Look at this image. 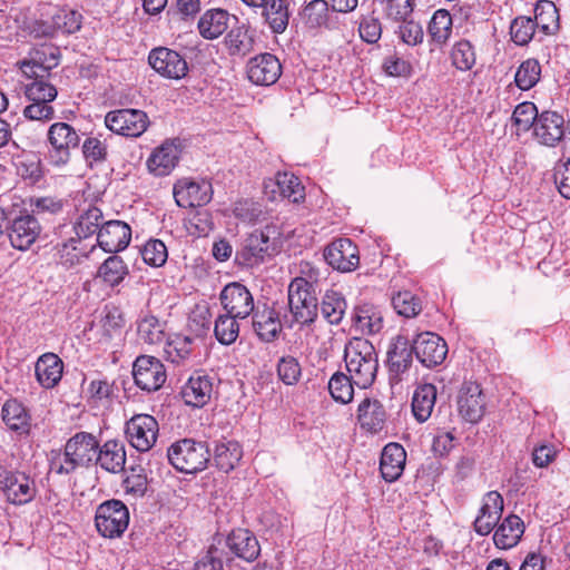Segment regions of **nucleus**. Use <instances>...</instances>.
Here are the masks:
<instances>
[{
  "label": "nucleus",
  "mask_w": 570,
  "mask_h": 570,
  "mask_svg": "<svg viewBox=\"0 0 570 570\" xmlns=\"http://www.w3.org/2000/svg\"><path fill=\"white\" fill-rule=\"evenodd\" d=\"M344 362L353 383L361 387H370L379 371V357L374 345L361 337L351 338L344 348Z\"/></svg>",
  "instance_id": "obj_1"
},
{
  "label": "nucleus",
  "mask_w": 570,
  "mask_h": 570,
  "mask_svg": "<svg viewBox=\"0 0 570 570\" xmlns=\"http://www.w3.org/2000/svg\"><path fill=\"white\" fill-rule=\"evenodd\" d=\"M102 212L97 207H89L77 219L73 225H61L57 229L58 236L55 248L61 258L66 257V263L73 264L78 256L72 254L77 250L78 244L82 238L98 234L102 223Z\"/></svg>",
  "instance_id": "obj_2"
},
{
  "label": "nucleus",
  "mask_w": 570,
  "mask_h": 570,
  "mask_svg": "<svg viewBox=\"0 0 570 570\" xmlns=\"http://www.w3.org/2000/svg\"><path fill=\"white\" fill-rule=\"evenodd\" d=\"M98 449L99 442L94 434L78 432L67 441L63 453L51 459L50 471L69 474L79 466H88L96 460Z\"/></svg>",
  "instance_id": "obj_3"
},
{
  "label": "nucleus",
  "mask_w": 570,
  "mask_h": 570,
  "mask_svg": "<svg viewBox=\"0 0 570 570\" xmlns=\"http://www.w3.org/2000/svg\"><path fill=\"white\" fill-rule=\"evenodd\" d=\"M55 51L56 49L53 48H43L37 50L30 60L21 62L20 69L23 75L32 79V81L24 87L27 98L41 97L42 100L56 99L58 94L56 87L46 80L49 76V71L58 65Z\"/></svg>",
  "instance_id": "obj_4"
},
{
  "label": "nucleus",
  "mask_w": 570,
  "mask_h": 570,
  "mask_svg": "<svg viewBox=\"0 0 570 570\" xmlns=\"http://www.w3.org/2000/svg\"><path fill=\"white\" fill-rule=\"evenodd\" d=\"M169 463L181 473H197L205 470L210 461L206 442L181 439L167 449Z\"/></svg>",
  "instance_id": "obj_5"
},
{
  "label": "nucleus",
  "mask_w": 570,
  "mask_h": 570,
  "mask_svg": "<svg viewBox=\"0 0 570 570\" xmlns=\"http://www.w3.org/2000/svg\"><path fill=\"white\" fill-rule=\"evenodd\" d=\"M288 306L293 320L304 326L315 322L318 314L316 288L304 277H295L288 285Z\"/></svg>",
  "instance_id": "obj_6"
},
{
  "label": "nucleus",
  "mask_w": 570,
  "mask_h": 570,
  "mask_svg": "<svg viewBox=\"0 0 570 570\" xmlns=\"http://www.w3.org/2000/svg\"><path fill=\"white\" fill-rule=\"evenodd\" d=\"M49 142V159L55 166H63L69 163L71 151L80 144L78 131L67 122L52 124L47 132Z\"/></svg>",
  "instance_id": "obj_7"
},
{
  "label": "nucleus",
  "mask_w": 570,
  "mask_h": 570,
  "mask_svg": "<svg viewBox=\"0 0 570 570\" xmlns=\"http://www.w3.org/2000/svg\"><path fill=\"white\" fill-rule=\"evenodd\" d=\"M95 524L102 537L119 538L128 528L129 510L120 500L105 501L96 510Z\"/></svg>",
  "instance_id": "obj_8"
},
{
  "label": "nucleus",
  "mask_w": 570,
  "mask_h": 570,
  "mask_svg": "<svg viewBox=\"0 0 570 570\" xmlns=\"http://www.w3.org/2000/svg\"><path fill=\"white\" fill-rule=\"evenodd\" d=\"M105 125L118 135L139 137L148 128L149 119L147 114L139 109H117L106 115Z\"/></svg>",
  "instance_id": "obj_9"
},
{
  "label": "nucleus",
  "mask_w": 570,
  "mask_h": 570,
  "mask_svg": "<svg viewBox=\"0 0 570 570\" xmlns=\"http://www.w3.org/2000/svg\"><path fill=\"white\" fill-rule=\"evenodd\" d=\"M158 432V422L149 414H136L126 422V438L139 452H147L155 445Z\"/></svg>",
  "instance_id": "obj_10"
},
{
  "label": "nucleus",
  "mask_w": 570,
  "mask_h": 570,
  "mask_svg": "<svg viewBox=\"0 0 570 570\" xmlns=\"http://www.w3.org/2000/svg\"><path fill=\"white\" fill-rule=\"evenodd\" d=\"M132 376L136 385L147 392L159 390L167 377L164 364L158 358L149 355H141L136 358L132 365Z\"/></svg>",
  "instance_id": "obj_11"
},
{
  "label": "nucleus",
  "mask_w": 570,
  "mask_h": 570,
  "mask_svg": "<svg viewBox=\"0 0 570 570\" xmlns=\"http://www.w3.org/2000/svg\"><path fill=\"white\" fill-rule=\"evenodd\" d=\"M219 299L226 313L240 320L247 318L255 309L252 293L238 282L227 284L222 289Z\"/></svg>",
  "instance_id": "obj_12"
},
{
  "label": "nucleus",
  "mask_w": 570,
  "mask_h": 570,
  "mask_svg": "<svg viewBox=\"0 0 570 570\" xmlns=\"http://www.w3.org/2000/svg\"><path fill=\"white\" fill-rule=\"evenodd\" d=\"M148 62L160 76L179 80L186 77L188 65L186 59L177 51L159 47L149 52Z\"/></svg>",
  "instance_id": "obj_13"
},
{
  "label": "nucleus",
  "mask_w": 570,
  "mask_h": 570,
  "mask_svg": "<svg viewBox=\"0 0 570 570\" xmlns=\"http://www.w3.org/2000/svg\"><path fill=\"white\" fill-rule=\"evenodd\" d=\"M413 351L422 365L434 367L442 364L445 360L448 345L438 334L424 332L419 334L413 341Z\"/></svg>",
  "instance_id": "obj_14"
},
{
  "label": "nucleus",
  "mask_w": 570,
  "mask_h": 570,
  "mask_svg": "<svg viewBox=\"0 0 570 570\" xmlns=\"http://www.w3.org/2000/svg\"><path fill=\"white\" fill-rule=\"evenodd\" d=\"M212 195V184L206 180L196 181L184 178L174 185L175 200L183 208L204 206L210 202Z\"/></svg>",
  "instance_id": "obj_15"
},
{
  "label": "nucleus",
  "mask_w": 570,
  "mask_h": 570,
  "mask_svg": "<svg viewBox=\"0 0 570 570\" xmlns=\"http://www.w3.org/2000/svg\"><path fill=\"white\" fill-rule=\"evenodd\" d=\"M246 72L254 85L271 86L281 77L282 65L276 56L265 52L248 60Z\"/></svg>",
  "instance_id": "obj_16"
},
{
  "label": "nucleus",
  "mask_w": 570,
  "mask_h": 570,
  "mask_svg": "<svg viewBox=\"0 0 570 570\" xmlns=\"http://www.w3.org/2000/svg\"><path fill=\"white\" fill-rule=\"evenodd\" d=\"M567 125L561 114L552 110L542 111L534 124V137L544 146L554 147L564 137Z\"/></svg>",
  "instance_id": "obj_17"
},
{
  "label": "nucleus",
  "mask_w": 570,
  "mask_h": 570,
  "mask_svg": "<svg viewBox=\"0 0 570 570\" xmlns=\"http://www.w3.org/2000/svg\"><path fill=\"white\" fill-rule=\"evenodd\" d=\"M485 396L475 382L464 383L458 395V410L463 420L478 423L485 413Z\"/></svg>",
  "instance_id": "obj_18"
},
{
  "label": "nucleus",
  "mask_w": 570,
  "mask_h": 570,
  "mask_svg": "<svg viewBox=\"0 0 570 570\" xmlns=\"http://www.w3.org/2000/svg\"><path fill=\"white\" fill-rule=\"evenodd\" d=\"M324 258L334 269L343 273L354 271L360 264L358 249L348 238L332 242L324 250Z\"/></svg>",
  "instance_id": "obj_19"
},
{
  "label": "nucleus",
  "mask_w": 570,
  "mask_h": 570,
  "mask_svg": "<svg viewBox=\"0 0 570 570\" xmlns=\"http://www.w3.org/2000/svg\"><path fill=\"white\" fill-rule=\"evenodd\" d=\"M131 239L130 226L121 220H108L101 225L97 234L98 245L106 253H118L125 249Z\"/></svg>",
  "instance_id": "obj_20"
},
{
  "label": "nucleus",
  "mask_w": 570,
  "mask_h": 570,
  "mask_svg": "<svg viewBox=\"0 0 570 570\" xmlns=\"http://www.w3.org/2000/svg\"><path fill=\"white\" fill-rule=\"evenodd\" d=\"M8 502L23 505L31 502L37 495L36 482L21 471H11L2 489Z\"/></svg>",
  "instance_id": "obj_21"
},
{
  "label": "nucleus",
  "mask_w": 570,
  "mask_h": 570,
  "mask_svg": "<svg viewBox=\"0 0 570 570\" xmlns=\"http://www.w3.org/2000/svg\"><path fill=\"white\" fill-rule=\"evenodd\" d=\"M268 230H254L245 239L244 245L236 253V262L246 267L259 265L269 248Z\"/></svg>",
  "instance_id": "obj_22"
},
{
  "label": "nucleus",
  "mask_w": 570,
  "mask_h": 570,
  "mask_svg": "<svg viewBox=\"0 0 570 570\" xmlns=\"http://www.w3.org/2000/svg\"><path fill=\"white\" fill-rule=\"evenodd\" d=\"M252 315L253 330L264 342H273L282 331L278 312L266 304L258 305Z\"/></svg>",
  "instance_id": "obj_23"
},
{
  "label": "nucleus",
  "mask_w": 570,
  "mask_h": 570,
  "mask_svg": "<svg viewBox=\"0 0 570 570\" xmlns=\"http://www.w3.org/2000/svg\"><path fill=\"white\" fill-rule=\"evenodd\" d=\"M40 225L35 216L22 215L13 219L9 232L11 245L20 250L28 249L37 239Z\"/></svg>",
  "instance_id": "obj_24"
},
{
  "label": "nucleus",
  "mask_w": 570,
  "mask_h": 570,
  "mask_svg": "<svg viewBox=\"0 0 570 570\" xmlns=\"http://www.w3.org/2000/svg\"><path fill=\"white\" fill-rule=\"evenodd\" d=\"M226 544L232 553L247 562L256 560L261 553L258 540L247 529L233 530L226 539Z\"/></svg>",
  "instance_id": "obj_25"
},
{
  "label": "nucleus",
  "mask_w": 570,
  "mask_h": 570,
  "mask_svg": "<svg viewBox=\"0 0 570 570\" xmlns=\"http://www.w3.org/2000/svg\"><path fill=\"white\" fill-rule=\"evenodd\" d=\"M406 461L404 448L397 443H389L384 446L380 470L383 479L387 482L396 481L403 473Z\"/></svg>",
  "instance_id": "obj_26"
},
{
  "label": "nucleus",
  "mask_w": 570,
  "mask_h": 570,
  "mask_svg": "<svg viewBox=\"0 0 570 570\" xmlns=\"http://www.w3.org/2000/svg\"><path fill=\"white\" fill-rule=\"evenodd\" d=\"M179 151L174 142H164L147 159V168L155 176H166L176 167Z\"/></svg>",
  "instance_id": "obj_27"
},
{
  "label": "nucleus",
  "mask_w": 570,
  "mask_h": 570,
  "mask_svg": "<svg viewBox=\"0 0 570 570\" xmlns=\"http://www.w3.org/2000/svg\"><path fill=\"white\" fill-rule=\"evenodd\" d=\"M413 344L410 345L407 337L397 335L387 350V365L390 372L400 375L406 372L412 364Z\"/></svg>",
  "instance_id": "obj_28"
},
{
  "label": "nucleus",
  "mask_w": 570,
  "mask_h": 570,
  "mask_svg": "<svg viewBox=\"0 0 570 570\" xmlns=\"http://www.w3.org/2000/svg\"><path fill=\"white\" fill-rule=\"evenodd\" d=\"M386 417V411L377 400L364 399L358 405V422L361 428L368 432L377 433L382 431L385 426Z\"/></svg>",
  "instance_id": "obj_29"
},
{
  "label": "nucleus",
  "mask_w": 570,
  "mask_h": 570,
  "mask_svg": "<svg viewBox=\"0 0 570 570\" xmlns=\"http://www.w3.org/2000/svg\"><path fill=\"white\" fill-rule=\"evenodd\" d=\"M213 393V383L207 375H194L184 385L181 397L187 405L202 407L208 403Z\"/></svg>",
  "instance_id": "obj_30"
},
{
  "label": "nucleus",
  "mask_w": 570,
  "mask_h": 570,
  "mask_svg": "<svg viewBox=\"0 0 570 570\" xmlns=\"http://www.w3.org/2000/svg\"><path fill=\"white\" fill-rule=\"evenodd\" d=\"M96 463L110 473H119L126 464V450L124 443L109 440L97 452Z\"/></svg>",
  "instance_id": "obj_31"
},
{
  "label": "nucleus",
  "mask_w": 570,
  "mask_h": 570,
  "mask_svg": "<svg viewBox=\"0 0 570 570\" xmlns=\"http://www.w3.org/2000/svg\"><path fill=\"white\" fill-rule=\"evenodd\" d=\"M62 370V361L53 353L41 355L35 367L37 381L45 389H52L59 383Z\"/></svg>",
  "instance_id": "obj_32"
},
{
  "label": "nucleus",
  "mask_w": 570,
  "mask_h": 570,
  "mask_svg": "<svg viewBox=\"0 0 570 570\" xmlns=\"http://www.w3.org/2000/svg\"><path fill=\"white\" fill-rule=\"evenodd\" d=\"M524 532L522 519L515 514H510L503 519L493 534L494 544L499 549H511L518 544Z\"/></svg>",
  "instance_id": "obj_33"
},
{
  "label": "nucleus",
  "mask_w": 570,
  "mask_h": 570,
  "mask_svg": "<svg viewBox=\"0 0 570 570\" xmlns=\"http://www.w3.org/2000/svg\"><path fill=\"white\" fill-rule=\"evenodd\" d=\"M436 401V387L425 383L419 385L412 397V412L416 421L425 422L432 414Z\"/></svg>",
  "instance_id": "obj_34"
},
{
  "label": "nucleus",
  "mask_w": 570,
  "mask_h": 570,
  "mask_svg": "<svg viewBox=\"0 0 570 570\" xmlns=\"http://www.w3.org/2000/svg\"><path fill=\"white\" fill-rule=\"evenodd\" d=\"M538 30L544 36L557 33L560 28L559 11L550 0H539L534 6V19Z\"/></svg>",
  "instance_id": "obj_35"
},
{
  "label": "nucleus",
  "mask_w": 570,
  "mask_h": 570,
  "mask_svg": "<svg viewBox=\"0 0 570 570\" xmlns=\"http://www.w3.org/2000/svg\"><path fill=\"white\" fill-rule=\"evenodd\" d=\"M352 321L355 330L362 334H375L383 327L381 312L367 304L355 307Z\"/></svg>",
  "instance_id": "obj_36"
},
{
  "label": "nucleus",
  "mask_w": 570,
  "mask_h": 570,
  "mask_svg": "<svg viewBox=\"0 0 570 570\" xmlns=\"http://www.w3.org/2000/svg\"><path fill=\"white\" fill-rule=\"evenodd\" d=\"M243 456V450L236 441L218 442L214 449L213 461L223 472L228 473L236 468Z\"/></svg>",
  "instance_id": "obj_37"
},
{
  "label": "nucleus",
  "mask_w": 570,
  "mask_h": 570,
  "mask_svg": "<svg viewBox=\"0 0 570 570\" xmlns=\"http://www.w3.org/2000/svg\"><path fill=\"white\" fill-rule=\"evenodd\" d=\"M254 43V32L244 24L230 29L225 37V45L230 56L248 55L253 51Z\"/></svg>",
  "instance_id": "obj_38"
},
{
  "label": "nucleus",
  "mask_w": 570,
  "mask_h": 570,
  "mask_svg": "<svg viewBox=\"0 0 570 570\" xmlns=\"http://www.w3.org/2000/svg\"><path fill=\"white\" fill-rule=\"evenodd\" d=\"M2 420L6 425L20 434L30 430V416L24 406L16 400H8L2 407Z\"/></svg>",
  "instance_id": "obj_39"
},
{
  "label": "nucleus",
  "mask_w": 570,
  "mask_h": 570,
  "mask_svg": "<svg viewBox=\"0 0 570 570\" xmlns=\"http://www.w3.org/2000/svg\"><path fill=\"white\" fill-rule=\"evenodd\" d=\"M263 14L275 33L286 30L289 20L288 3L286 0H265Z\"/></svg>",
  "instance_id": "obj_40"
},
{
  "label": "nucleus",
  "mask_w": 570,
  "mask_h": 570,
  "mask_svg": "<svg viewBox=\"0 0 570 570\" xmlns=\"http://www.w3.org/2000/svg\"><path fill=\"white\" fill-rule=\"evenodd\" d=\"M228 14L217 9L205 12L198 21L199 33L206 39H216L227 29Z\"/></svg>",
  "instance_id": "obj_41"
},
{
  "label": "nucleus",
  "mask_w": 570,
  "mask_h": 570,
  "mask_svg": "<svg viewBox=\"0 0 570 570\" xmlns=\"http://www.w3.org/2000/svg\"><path fill=\"white\" fill-rule=\"evenodd\" d=\"M345 297L336 291H326L321 302V314L331 324L338 325L346 312Z\"/></svg>",
  "instance_id": "obj_42"
},
{
  "label": "nucleus",
  "mask_w": 570,
  "mask_h": 570,
  "mask_svg": "<svg viewBox=\"0 0 570 570\" xmlns=\"http://www.w3.org/2000/svg\"><path fill=\"white\" fill-rule=\"evenodd\" d=\"M452 16L446 9H438L428 26V33L431 37V40L439 45H445L452 33Z\"/></svg>",
  "instance_id": "obj_43"
},
{
  "label": "nucleus",
  "mask_w": 570,
  "mask_h": 570,
  "mask_svg": "<svg viewBox=\"0 0 570 570\" xmlns=\"http://www.w3.org/2000/svg\"><path fill=\"white\" fill-rule=\"evenodd\" d=\"M128 273V266L122 258L117 255H111L99 266L97 277L114 287L118 286Z\"/></svg>",
  "instance_id": "obj_44"
},
{
  "label": "nucleus",
  "mask_w": 570,
  "mask_h": 570,
  "mask_svg": "<svg viewBox=\"0 0 570 570\" xmlns=\"http://www.w3.org/2000/svg\"><path fill=\"white\" fill-rule=\"evenodd\" d=\"M273 186L277 188V193L281 197L287 198L292 203H299L305 197L304 186L299 179L288 173H277L275 180L272 181ZM274 194L275 189L272 190Z\"/></svg>",
  "instance_id": "obj_45"
},
{
  "label": "nucleus",
  "mask_w": 570,
  "mask_h": 570,
  "mask_svg": "<svg viewBox=\"0 0 570 570\" xmlns=\"http://www.w3.org/2000/svg\"><path fill=\"white\" fill-rule=\"evenodd\" d=\"M137 335L145 344L159 345L165 340V325L157 317L146 315L137 324Z\"/></svg>",
  "instance_id": "obj_46"
},
{
  "label": "nucleus",
  "mask_w": 570,
  "mask_h": 570,
  "mask_svg": "<svg viewBox=\"0 0 570 570\" xmlns=\"http://www.w3.org/2000/svg\"><path fill=\"white\" fill-rule=\"evenodd\" d=\"M541 65L534 58L521 62L514 75V82L521 90L533 88L540 80Z\"/></svg>",
  "instance_id": "obj_47"
},
{
  "label": "nucleus",
  "mask_w": 570,
  "mask_h": 570,
  "mask_svg": "<svg viewBox=\"0 0 570 570\" xmlns=\"http://www.w3.org/2000/svg\"><path fill=\"white\" fill-rule=\"evenodd\" d=\"M238 320L228 313L216 318L214 334L220 344L230 345L237 340L239 335Z\"/></svg>",
  "instance_id": "obj_48"
},
{
  "label": "nucleus",
  "mask_w": 570,
  "mask_h": 570,
  "mask_svg": "<svg viewBox=\"0 0 570 570\" xmlns=\"http://www.w3.org/2000/svg\"><path fill=\"white\" fill-rule=\"evenodd\" d=\"M351 374L336 372L328 381V391L332 397L342 404H347L353 400L354 389Z\"/></svg>",
  "instance_id": "obj_49"
},
{
  "label": "nucleus",
  "mask_w": 570,
  "mask_h": 570,
  "mask_svg": "<svg viewBox=\"0 0 570 570\" xmlns=\"http://www.w3.org/2000/svg\"><path fill=\"white\" fill-rule=\"evenodd\" d=\"M537 29L531 17L518 16L510 23L511 40L517 46H527L534 38Z\"/></svg>",
  "instance_id": "obj_50"
},
{
  "label": "nucleus",
  "mask_w": 570,
  "mask_h": 570,
  "mask_svg": "<svg viewBox=\"0 0 570 570\" xmlns=\"http://www.w3.org/2000/svg\"><path fill=\"white\" fill-rule=\"evenodd\" d=\"M193 338L175 334L170 336L165 345V354L169 362L179 364L187 360L191 353Z\"/></svg>",
  "instance_id": "obj_51"
},
{
  "label": "nucleus",
  "mask_w": 570,
  "mask_h": 570,
  "mask_svg": "<svg viewBox=\"0 0 570 570\" xmlns=\"http://www.w3.org/2000/svg\"><path fill=\"white\" fill-rule=\"evenodd\" d=\"M451 61L458 70H471L476 62L473 45L465 39L455 42L451 50Z\"/></svg>",
  "instance_id": "obj_52"
},
{
  "label": "nucleus",
  "mask_w": 570,
  "mask_h": 570,
  "mask_svg": "<svg viewBox=\"0 0 570 570\" xmlns=\"http://www.w3.org/2000/svg\"><path fill=\"white\" fill-rule=\"evenodd\" d=\"M392 305L399 315L404 317H415L422 311V303L410 291L399 292L392 297Z\"/></svg>",
  "instance_id": "obj_53"
},
{
  "label": "nucleus",
  "mask_w": 570,
  "mask_h": 570,
  "mask_svg": "<svg viewBox=\"0 0 570 570\" xmlns=\"http://www.w3.org/2000/svg\"><path fill=\"white\" fill-rule=\"evenodd\" d=\"M380 2L384 4L385 18L394 22L410 19L415 7V0H380Z\"/></svg>",
  "instance_id": "obj_54"
},
{
  "label": "nucleus",
  "mask_w": 570,
  "mask_h": 570,
  "mask_svg": "<svg viewBox=\"0 0 570 570\" xmlns=\"http://www.w3.org/2000/svg\"><path fill=\"white\" fill-rule=\"evenodd\" d=\"M328 12L330 6L327 0H312L304 7L302 18L307 27L322 28Z\"/></svg>",
  "instance_id": "obj_55"
},
{
  "label": "nucleus",
  "mask_w": 570,
  "mask_h": 570,
  "mask_svg": "<svg viewBox=\"0 0 570 570\" xmlns=\"http://www.w3.org/2000/svg\"><path fill=\"white\" fill-rule=\"evenodd\" d=\"M539 115L533 102L524 101L514 108L511 119L518 131H527L531 127L534 128Z\"/></svg>",
  "instance_id": "obj_56"
},
{
  "label": "nucleus",
  "mask_w": 570,
  "mask_h": 570,
  "mask_svg": "<svg viewBox=\"0 0 570 570\" xmlns=\"http://www.w3.org/2000/svg\"><path fill=\"white\" fill-rule=\"evenodd\" d=\"M30 104L24 107L23 116L29 120L49 121L55 117V109L50 105L53 100L40 97L27 98Z\"/></svg>",
  "instance_id": "obj_57"
},
{
  "label": "nucleus",
  "mask_w": 570,
  "mask_h": 570,
  "mask_svg": "<svg viewBox=\"0 0 570 570\" xmlns=\"http://www.w3.org/2000/svg\"><path fill=\"white\" fill-rule=\"evenodd\" d=\"M277 375L286 385H295L302 376V366L292 355L282 356L277 363Z\"/></svg>",
  "instance_id": "obj_58"
},
{
  "label": "nucleus",
  "mask_w": 570,
  "mask_h": 570,
  "mask_svg": "<svg viewBox=\"0 0 570 570\" xmlns=\"http://www.w3.org/2000/svg\"><path fill=\"white\" fill-rule=\"evenodd\" d=\"M144 262L153 267L163 266L168 257L167 247L160 239H149L140 250Z\"/></svg>",
  "instance_id": "obj_59"
},
{
  "label": "nucleus",
  "mask_w": 570,
  "mask_h": 570,
  "mask_svg": "<svg viewBox=\"0 0 570 570\" xmlns=\"http://www.w3.org/2000/svg\"><path fill=\"white\" fill-rule=\"evenodd\" d=\"M82 16L76 10L61 9L53 16L57 29L66 33H75L81 28Z\"/></svg>",
  "instance_id": "obj_60"
},
{
  "label": "nucleus",
  "mask_w": 570,
  "mask_h": 570,
  "mask_svg": "<svg viewBox=\"0 0 570 570\" xmlns=\"http://www.w3.org/2000/svg\"><path fill=\"white\" fill-rule=\"evenodd\" d=\"M358 33L366 43H376L382 36V23L373 14L363 16L358 24Z\"/></svg>",
  "instance_id": "obj_61"
},
{
  "label": "nucleus",
  "mask_w": 570,
  "mask_h": 570,
  "mask_svg": "<svg viewBox=\"0 0 570 570\" xmlns=\"http://www.w3.org/2000/svg\"><path fill=\"white\" fill-rule=\"evenodd\" d=\"M397 35L402 42L412 47L422 43L424 38L422 26L411 18L401 22Z\"/></svg>",
  "instance_id": "obj_62"
},
{
  "label": "nucleus",
  "mask_w": 570,
  "mask_h": 570,
  "mask_svg": "<svg viewBox=\"0 0 570 570\" xmlns=\"http://www.w3.org/2000/svg\"><path fill=\"white\" fill-rule=\"evenodd\" d=\"M127 494L142 497L147 491V476L142 469H131L122 482Z\"/></svg>",
  "instance_id": "obj_63"
},
{
  "label": "nucleus",
  "mask_w": 570,
  "mask_h": 570,
  "mask_svg": "<svg viewBox=\"0 0 570 570\" xmlns=\"http://www.w3.org/2000/svg\"><path fill=\"white\" fill-rule=\"evenodd\" d=\"M553 178L559 193L570 199V158L556 164Z\"/></svg>",
  "instance_id": "obj_64"
}]
</instances>
